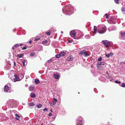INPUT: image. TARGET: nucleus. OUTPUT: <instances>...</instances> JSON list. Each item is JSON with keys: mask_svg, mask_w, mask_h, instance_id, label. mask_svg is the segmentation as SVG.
Here are the masks:
<instances>
[{"mask_svg": "<svg viewBox=\"0 0 125 125\" xmlns=\"http://www.w3.org/2000/svg\"><path fill=\"white\" fill-rule=\"evenodd\" d=\"M63 13L66 15H70L73 13L74 11L73 6L71 5H66L62 9Z\"/></svg>", "mask_w": 125, "mask_h": 125, "instance_id": "nucleus-1", "label": "nucleus"}, {"mask_svg": "<svg viewBox=\"0 0 125 125\" xmlns=\"http://www.w3.org/2000/svg\"><path fill=\"white\" fill-rule=\"evenodd\" d=\"M15 103L16 102L13 99H10L7 102V104L9 108L13 107L14 106Z\"/></svg>", "mask_w": 125, "mask_h": 125, "instance_id": "nucleus-2", "label": "nucleus"}, {"mask_svg": "<svg viewBox=\"0 0 125 125\" xmlns=\"http://www.w3.org/2000/svg\"><path fill=\"white\" fill-rule=\"evenodd\" d=\"M76 34L75 31L74 30H71L70 32V34L71 36L75 39H78L81 37H80L79 36L78 37H76Z\"/></svg>", "mask_w": 125, "mask_h": 125, "instance_id": "nucleus-3", "label": "nucleus"}, {"mask_svg": "<svg viewBox=\"0 0 125 125\" xmlns=\"http://www.w3.org/2000/svg\"><path fill=\"white\" fill-rule=\"evenodd\" d=\"M83 119L81 116L79 117L77 119V124L76 125H83L82 120Z\"/></svg>", "mask_w": 125, "mask_h": 125, "instance_id": "nucleus-4", "label": "nucleus"}, {"mask_svg": "<svg viewBox=\"0 0 125 125\" xmlns=\"http://www.w3.org/2000/svg\"><path fill=\"white\" fill-rule=\"evenodd\" d=\"M119 38L121 40H125V32L121 31L120 32Z\"/></svg>", "mask_w": 125, "mask_h": 125, "instance_id": "nucleus-5", "label": "nucleus"}, {"mask_svg": "<svg viewBox=\"0 0 125 125\" xmlns=\"http://www.w3.org/2000/svg\"><path fill=\"white\" fill-rule=\"evenodd\" d=\"M79 54L81 55H83L85 57H87L89 55L88 54L87 51L85 50H83L82 51H81L79 52Z\"/></svg>", "mask_w": 125, "mask_h": 125, "instance_id": "nucleus-6", "label": "nucleus"}, {"mask_svg": "<svg viewBox=\"0 0 125 125\" xmlns=\"http://www.w3.org/2000/svg\"><path fill=\"white\" fill-rule=\"evenodd\" d=\"M102 42L106 47H109L110 45V42L107 40H103L102 41Z\"/></svg>", "mask_w": 125, "mask_h": 125, "instance_id": "nucleus-7", "label": "nucleus"}, {"mask_svg": "<svg viewBox=\"0 0 125 125\" xmlns=\"http://www.w3.org/2000/svg\"><path fill=\"white\" fill-rule=\"evenodd\" d=\"M16 112V111L15 110H13L11 111V113L12 114H14L15 115V119L17 120H19V118L21 117L18 114H15Z\"/></svg>", "mask_w": 125, "mask_h": 125, "instance_id": "nucleus-8", "label": "nucleus"}, {"mask_svg": "<svg viewBox=\"0 0 125 125\" xmlns=\"http://www.w3.org/2000/svg\"><path fill=\"white\" fill-rule=\"evenodd\" d=\"M106 27H103L102 29L98 31L99 33L100 34L103 33L105 32L106 30Z\"/></svg>", "mask_w": 125, "mask_h": 125, "instance_id": "nucleus-9", "label": "nucleus"}, {"mask_svg": "<svg viewBox=\"0 0 125 125\" xmlns=\"http://www.w3.org/2000/svg\"><path fill=\"white\" fill-rule=\"evenodd\" d=\"M15 78H14V81L15 82L17 81H20V79L18 77V76L16 74H15L14 75Z\"/></svg>", "mask_w": 125, "mask_h": 125, "instance_id": "nucleus-10", "label": "nucleus"}, {"mask_svg": "<svg viewBox=\"0 0 125 125\" xmlns=\"http://www.w3.org/2000/svg\"><path fill=\"white\" fill-rule=\"evenodd\" d=\"M50 41L48 42L46 40L45 41H43L42 42V44L44 45H49L50 43Z\"/></svg>", "mask_w": 125, "mask_h": 125, "instance_id": "nucleus-11", "label": "nucleus"}, {"mask_svg": "<svg viewBox=\"0 0 125 125\" xmlns=\"http://www.w3.org/2000/svg\"><path fill=\"white\" fill-rule=\"evenodd\" d=\"M53 76L54 78L56 79H58L59 78V74L57 73H54L53 74Z\"/></svg>", "mask_w": 125, "mask_h": 125, "instance_id": "nucleus-12", "label": "nucleus"}, {"mask_svg": "<svg viewBox=\"0 0 125 125\" xmlns=\"http://www.w3.org/2000/svg\"><path fill=\"white\" fill-rule=\"evenodd\" d=\"M105 56L107 58H109L110 56H112L113 55V53L111 52L109 54H105Z\"/></svg>", "mask_w": 125, "mask_h": 125, "instance_id": "nucleus-13", "label": "nucleus"}, {"mask_svg": "<svg viewBox=\"0 0 125 125\" xmlns=\"http://www.w3.org/2000/svg\"><path fill=\"white\" fill-rule=\"evenodd\" d=\"M105 63L103 61L102 62H98L97 65H98V66H99L100 67L102 65H105Z\"/></svg>", "mask_w": 125, "mask_h": 125, "instance_id": "nucleus-14", "label": "nucleus"}, {"mask_svg": "<svg viewBox=\"0 0 125 125\" xmlns=\"http://www.w3.org/2000/svg\"><path fill=\"white\" fill-rule=\"evenodd\" d=\"M34 88V86L33 85H31L29 87V90L31 91H33Z\"/></svg>", "mask_w": 125, "mask_h": 125, "instance_id": "nucleus-15", "label": "nucleus"}, {"mask_svg": "<svg viewBox=\"0 0 125 125\" xmlns=\"http://www.w3.org/2000/svg\"><path fill=\"white\" fill-rule=\"evenodd\" d=\"M9 87L8 85H5V86L4 88V90L5 92H7L9 90Z\"/></svg>", "mask_w": 125, "mask_h": 125, "instance_id": "nucleus-16", "label": "nucleus"}, {"mask_svg": "<svg viewBox=\"0 0 125 125\" xmlns=\"http://www.w3.org/2000/svg\"><path fill=\"white\" fill-rule=\"evenodd\" d=\"M67 60L68 61H71L73 59V56L71 55H70L67 59Z\"/></svg>", "mask_w": 125, "mask_h": 125, "instance_id": "nucleus-17", "label": "nucleus"}, {"mask_svg": "<svg viewBox=\"0 0 125 125\" xmlns=\"http://www.w3.org/2000/svg\"><path fill=\"white\" fill-rule=\"evenodd\" d=\"M94 35L96 34L97 31V27L95 26H94Z\"/></svg>", "mask_w": 125, "mask_h": 125, "instance_id": "nucleus-18", "label": "nucleus"}, {"mask_svg": "<svg viewBox=\"0 0 125 125\" xmlns=\"http://www.w3.org/2000/svg\"><path fill=\"white\" fill-rule=\"evenodd\" d=\"M108 78L110 80V81L111 82H113L114 81V80L110 76L108 75Z\"/></svg>", "mask_w": 125, "mask_h": 125, "instance_id": "nucleus-19", "label": "nucleus"}, {"mask_svg": "<svg viewBox=\"0 0 125 125\" xmlns=\"http://www.w3.org/2000/svg\"><path fill=\"white\" fill-rule=\"evenodd\" d=\"M31 97L32 98H35V97H36V95L35 94L33 93H31Z\"/></svg>", "mask_w": 125, "mask_h": 125, "instance_id": "nucleus-20", "label": "nucleus"}, {"mask_svg": "<svg viewBox=\"0 0 125 125\" xmlns=\"http://www.w3.org/2000/svg\"><path fill=\"white\" fill-rule=\"evenodd\" d=\"M60 54L61 56H64L66 54V53L64 52H61L60 53Z\"/></svg>", "mask_w": 125, "mask_h": 125, "instance_id": "nucleus-21", "label": "nucleus"}, {"mask_svg": "<svg viewBox=\"0 0 125 125\" xmlns=\"http://www.w3.org/2000/svg\"><path fill=\"white\" fill-rule=\"evenodd\" d=\"M105 65H102V66H101L100 67L99 66H98V67L100 69H104L105 66Z\"/></svg>", "mask_w": 125, "mask_h": 125, "instance_id": "nucleus-22", "label": "nucleus"}, {"mask_svg": "<svg viewBox=\"0 0 125 125\" xmlns=\"http://www.w3.org/2000/svg\"><path fill=\"white\" fill-rule=\"evenodd\" d=\"M53 104H56L57 100L55 98H53Z\"/></svg>", "mask_w": 125, "mask_h": 125, "instance_id": "nucleus-23", "label": "nucleus"}, {"mask_svg": "<svg viewBox=\"0 0 125 125\" xmlns=\"http://www.w3.org/2000/svg\"><path fill=\"white\" fill-rule=\"evenodd\" d=\"M35 82L36 84H39L40 83L39 80L38 79H35Z\"/></svg>", "mask_w": 125, "mask_h": 125, "instance_id": "nucleus-24", "label": "nucleus"}, {"mask_svg": "<svg viewBox=\"0 0 125 125\" xmlns=\"http://www.w3.org/2000/svg\"><path fill=\"white\" fill-rule=\"evenodd\" d=\"M24 55L23 54H18L17 55V56L19 58H21Z\"/></svg>", "mask_w": 125, "mask_h": 125, "instance_id": "nucleus-25", "label": "nucleus"}, {"mask_svg": "<svg viewBox=\"0 0 125 125\" xmlns=\"http://www.w3.org/2000/svg\"><path fill=\"white\" fill-rule=\"evenodd\" d=\"M30 106H34L35 104L33 102H31L30 103L28 104Z\"/></svg>", "mask_w": 125, "mask_h": 125, "instance_id": "nucleus-26", "label": "nucleus"}, {"mask_svg": "<svg viewBox=\"0 0 125 125\" xmlns=\"http://www.w3.org/2000/svg\"><path fill=\"white\" fill-rule=\"evenodd\" d=\"M119 85L122 87L125 88V83H122L121 84H119Z\"/></svg>", "mask_w": 125, "mask_h": 125, "instance_id": "nucleus-27", "label": "nucleus"}, {"mask_svg": "<svg viewBox=\"0 0 125 125\" xmlns=\"http://www.w3.org/2000/svg\"><path fill=\"white\" fill-rule=\"evenodd\" d=\"M61 56L60 54H57L55 55V57L56 58H59Z\"/></svg>", "mask_w": 125, "mask_h": 125, "instance_id": "nucleus-28", "label": "nucleus"}, {"mask_svg": "<svg viewBox=\"0 0 125 125\" xmlns=\"http://www.w3.org/2000/svg\"><path fill=\"white\" fill-rule=\"evenodd\" d=\"M42 106V104H38L36 105V106L38 108H41V107Z\"/></svg>", "mask_w": 125, "mask_h": 125, "instance_id": "nucleus-29", "label": "nucleus"}, {"mask_svg": "<svg viewBox=\"0 0 125 125\" xmlns=\"http://www.w3.org/2000/svg\"><path fill=\"white\" fill-rule=\"evenodd\" d=\"M19 44L17 43L16 44H15L14 45V47L15 48H16L18 47H19Z\"/></svg>", "mask_w": 125, "mask_h": 125, "instance_id": "nucleus-30", "label": "nucleus"}, {"mask_svg": "<svg viewBox=\"0 0 125 125\" xmlns=\"http://www.w3.org/2000/svg\"><path fill=\"white\" fill-rule=\"evenodd\" d=\"M26 62V60L25 59H24L22 61L23 64V66H25V63Z\"/></svg>", "mask_w": 125, "mask_h": 125, "instance_id": "nucleus-31", "label": "nucleus"}, {"mask_svg": "<svg viewBox=\"0 0 125 125\" xmlns=\"http://www.w3.org/2000/svg\"><path fill=\"white\" fill-rule=\"evenodd\" d=\"M35 54V53L34 52H32L30 54V56H33Z\"/></svg>", "mask_w": 125, "mask_h": 125, "instance_id": "nucleus-32", "label": "nucleus"}, {"mask_svg": "<svg viewBox=\"0 0 125 125\" xmlns=\"http://www.w3.org/2000/svg\"><path fill=\"white\" fill-rule=\"evenodd\" d=\"M122 11L124 13H125V8L123 7L121 9Z\"/></svg>", "mask_w": 125, "mask_h": 125, "instance_id": "nucleus-33", "label": "nucleus"}, {"mask_svg": "<svg viewBox=\"0 0 125 125\" xmlns=\"http://www.w3.org/2000/svg\"><path fill=\"white\" fill-rule=\"evenodd\" d=\"M85 37L86 39H89L90 38V37L88 35H85Z\"/></svg>", "mask_w": 125, "mask_h": 125, "instance_id": "nucleus-34", "label": "nucleus"}, {"mask_svg": "<svg viewBox=\"0 0 125 125\" xmlns=\"http://www.w3.org/2000/svg\"><path fill=\"white\" fill-rule=\"evenodd\" d=\"M52 60H53V58H51L50 60H48L46 62V63H47V62L49 63L50 62H52Z\"/></svg>", "mask_w": 125, "mask_h": 125, "instance_id": "nucleus-35", "label": "nucleus"}, {"mask_svg": "<svg viewBox=\"0 0 125 125\" xmlns=\"http://www.w3.org/2000/svg\"><path fill=\"white\" fill-rule=\"evenodd\" d=\"M46 33L48 35H50L51 33V31H49V32H46Z\"/></svg>", "mask_w": 125, "mask_h": 125, "instance_id": "nucleus-36", "label": "nucleus"}, {"mask_svg": "<svg viewBox=\"0 0 125 125\" xmlns=\"http://www.w3.org/2000/svg\"><path fill=\"white\" fill-rule=\"evenodd\" d=\"M40 39V38L36 37L34 40V41H35L36 42V41H37V40H39Z\"/></svg>", "mask_w": 125, "mask_h": 125, "instance_id": "nucleus-37", "label": "nucleus"}, {"mask_svg": "<svg viewBox=\"0 0 125 125\" xmlns=\"http://www.w3.org/2000/svg\"><path fill=\"white\" fill-rule=\"evenodd\" d=\"M102 57H100L97 60L98 61H100L102 60Z\"/></svg>", "mask_w": 125, "mask_h": 125, "instance_id": "nucleus-38", "label": "nucleus"}, {"mask_svg": "<svg viewBox=\"0 0 125 125\" xmlns=\"http://www.w3.org/2000/svg\"><path fill=\"white\" fill-rule=\"evenodd\" d=\"M115 82L116 83H119V84H121V82L120 81H119L117 80H115Z\"/></svg>", "mask_w": 125, "mask_h": 125, "instance_id": "nucleus-39", "label": "nucleus"}, {"mask_svg": "<svg viewBox=\"0 0 125 125\" xmlns=\"http://www.w3.org/2000/svg\"><path fill=\"white\" fill-rule=\"evenodd\" d=\"M119 0H115V2L116 4H118L119 3Z\"/></svg>", "mask_w": 125, "mask_h": 125, "instance_id": "nucleus-40", "label": "nucleus"}, {"mask_svg": "<svg viewBox=\"0 0 125 125\" xmlns=\"http://www.w3.org/2000/svg\"><path fill=\"white\" fill-rule=\"evenodd\" d=\"M27 49V47L26 46H24L22 49V50H25Z\"/></svg>", "mask_w": 125, "mask_h": 125, "instance_id": "nucleus-41", "label": "nucleus"}, {"mask_svg": "<svg viewBox=\"0 0 125 125\" xmlns=\"http://www.w3.org/2000/svg\"><path fill=\"white\" fill-rule=\"evenodd\" d=\"M49 104L51 105L52 106H54L55 104H53V103H52L51 102H49Z\"/></svg>", "mask_w": 125, "mask_h": 125, "instance_id": "nucleus-42", "label": "nucleus"}, {"mask_svg": "<svg viewBox=\"0 0 125 125\" xmlns=\"http://www.w3.org/2000/svg\"><path fill=\"white\" fill-rule=\"evenodd\" d=\"M48 110V109L47 108H45L43 110V111H47Z\"/></svg>", "mask_w": 125, "mask_h": 125, "instance_id": "nucleus-43", "label": "nucleus"}, {"mask_svg": "<svg viewBox=\"0 0 125 125\" xmlns=\"http://www.w3.org/2000/svg\"><path fill=\"white\" fill-rule=\"evenodd\" d=\"M31 40L28 42V43H29L30 44H31L32 43V41H31V39H30Z\"/></svg>", "mask_w": 125, "mask_h": 125, "instance_id": "nucleus-44", "label": "nucleus"}, {"mask_svg": "<svg viewBox=\"0 0 125 125\" xmlns=\"http://www.w3.org/2000/svg\"><path fill=\"white\" fill-rule=\"evenodd\" d=\"M52 115V114L51 113H49V114L48 115L49 116H51Z\"/></svg>", "mask_w": 125, "mask_h": 125, "instance_id": "nucleus-45", "label": "nucleus"}, {"mask_svg": "<svg viewBox=\"0 0 125 125\" xmlns=\"http://www.w3.org/2000/svg\"><path fill=\"white\" fill-rule=\"evenodd\" d=\"M14 65L15 66H16V62L15 61L14 62Z\"/></svg>", "mask_w": 125, "mask_h": 125, "instance_id": "nucleus-46", "label": "nucleus"}, {"mask_svg": "<svg viewBox=\"0 0 125 125\" xmlns=\"http://www.w3.org/2000/svg\"><path fill=\"white\" fill-rule=\"evenodd\" d=\"M15 48L14 47V46H13L12 47V49H13V50H14L15 49Z\"/></svg>", "mask_w": 125, "mask_h": 125, "instance_id": "nucleus-47", "label": "nucleus"}, {"mask_svg": "<svg viewBox=\"0 0 125 125\" xmlns=\"http://www.w3.org/2000/svg\"><path fill=\"white\" fill-rule=\"evenodd\" d=\"M108 18V15H107V16H106V18L107 19Z\"/></svg>", "mask_w": 125, "mask_h": 125, "instance_id": "nucleus-48", "label": "nucleus"}, {"mask_svg": "<svg viewBox=\"0 0 125 125\" xmlns=\"http://www.w3.org/2000/svg\"><path fill=\"white\" fill-rule=\"evenodd\" d=\"M25 86L26 87H27L28 86V85L27 84H26L25 85Z\"/></svg>", "mask_w": 125, "mask_h": 125, "instance_id": "nucleus-49", "label": "nucleus"}, {"mask_svg": "<svg viewBox=\"0 0 125 125\" xmlns=\"http://www.w3.org/2000/svg\"><path fill=\"white\" fill-rule=\"evenodd\" d=\"M61 33L62 34L63 33V31H61Z\"/></svg>", "mask_w": 125, "mask_h": 125, "instance_id": "nucleus-50", "label": "nucleus"}, {"mask_svg": "<svg viewBox=\"0 0 125 125\" xmlns=\"http://www.w3.org/2000/svg\"><path fill=\"white\" fill-rule=\"evenodd\" d=\"M102 96V97L103 98V97H104V95H102V96Z\"/></svg>", "mask_w": 125, "mask_h": 125, "instance_id": "nucleus-51", "label": "nucleus"}, {"mask_svg": "<svg viewBox=\"0 0 125 125\" xmlns=\"http://www.w3.org/2000/svg\"><path fill=\"white\" fill-rule=\"evenodd\" d=\"M106 73H107V74H108V75H109V73L107 72Z\"/></svg>", "mask_w": 125, "mask_h": 125, "instance_id": "nucleus-52", "label": "nucleus"}, {"mask_svg": "<svg viewBox=\"0 0 125 125\" xmlns=\"http://www.w3.org/2000/svg\"><path fill=\"white\" fill-rule=\"evenodd\" d=\"M105 15L107 16V13L106 14H105Z\"/></svg>", "mask_w": 125, "mask_h": 125, "instance_id": "nucleus-53", "label": "nucleus"}, {"mask_svg": "<svg viewBox=\"0 0 125 125\" xmlns=\"http://www.w3.org/2000/svg\"><path fill=\"white\" fill-rule=\"evenodd\" d=\"M15 31V29H14V30H13V31H14H14Z\"/></svg>", "mask_w": 125, "mask_h": 125, "instance_id": "nucleus-54", "label": "nucleus"}, {"mask_svg": "<svg viewBox=\"0 0 125 125\" xmlns=\"http://www.w3.org/2000/svg\"><path fill=\"white\" fill-rule=\"evenodd\" d=\"M22 45V44H20V46H21Z\"/></svg>", "mask_w": 125, "mask_h": 125, "instance_id": "nucleus-55", "label": "nucleus"}, {"mask_svg": "<svg viewBox=\"0 0 125 125\" xmlns=\"http://www.w3.org/2000/svg\"><path fill=\"white\" fill-rule=\"evenodd\" d=\"M51 112H53V111L52 110H51Z\"/></svg>", "mask_w": 125, "mask_h": 125, "instance_id": "nucleus-56", "label": "nucleus"}, {"mask_svg": "<svg viewBox=\"0 0 125 125\" xmlns=\"http://www.w3.org/2000/svg\"><path fill=\"white\" fill-rule=\"evenodd\" d=\"M55 118V117H53V118L54 119Z\"/></svg>", "mask_w": 125, "mask_h": 125, "instance_id": "nucleus-57", "label": "nucleus"}, {"mask_svg": "<svg viewBox=\"0 0 125 125\" xmlns=\"http://www.w3.org/2000/svg\"><path fill=\"white\" fill-rule=\"evenodd\" d=\"M115 23H116V22H113V23L114 24H115Z\"/></svg>", "mask_w": 125, "mask_h": 125, "instance_id": "nucleus-58", "label": "nucleus"}, {"mask_svg": "<svg viewBox=\"0 0 125 125\" xmlns=\"http://www.w3.org/2000/svg\"><path fill=\"white\" fill-rule=\"evenodd\" d=\"M110 125V124H109V125Z\"/></svg>", "mask_w": 125, "mask_h": 125, "instance_id": "nucleus-59", "label": "nucleus"}, {"mask_svg": "<svg viewBox=\"0 0 125 125\" xmlns=\"http://www.w3.org/2000/svg\"><path fill=\"white\" fill-rule=\"evenodd\" d=\"M41 125H43V124L42 123V124Z\"/></svg>", "mask_w": 125, "mask_h": 125, "instance_id": "nucleus-60", "label": "nucleus"}, {"mask_svg": "<svg viewBox=\"0 0 125 125\" xmlns=\"http://www.w3.org/2000/svg\"><path fill=\"white\" fill-rule=\"evenodd\" d=\"M70 42H71L70 41H69V43H70Z\"/></svg>", "mask_w": 125, "mask_h": 125, "instance_id": "nucleus-61", "label": "nucleus"}]
</instances>
